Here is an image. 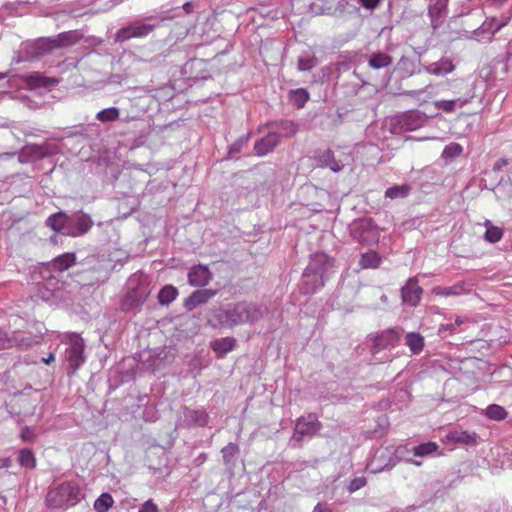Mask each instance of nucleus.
<instances>
[{
    "label": "nucleus",
    "instance_id": "obj_1",
    "mask_svg": "<svg viewBox=\"0 0 512 512\" xmlns=\"http://www.w3.org/2000/svg\"><path fill=\"white\" fill-rule=\"evenodd\" d=\"M266 307L251 301H238L220 305L213 309L208 323L213 328H234L242 324H252L264 317Z\"/></svg>",
    "mask_w": 512,
    "mask_h": 512
},
{
    "label": "nucleus",
    "instance_id": "obj_2",
    "mask_svg": "<svg viewBox=\"0 0 512 512\" xmlns=\"http://www.w3.org/2000/svg\"><path fill=\"white\" fill-rule=\"evenodd\" d=\"M335 261L323 252L315 253L305 268L300 283V292L312 295L324 287L335 273Z\"/></svg>",
    "mask_w": 512,
    "mask_h": 512
},
{
    "label": "nucleus",
    "instance_id": "obj_3",
    "mask_svg": "<svg viewBox=\"0 0 512 512\" xmlns=\"http://www.w3.org/2000/svg\"><path fill=\"white\" fill-rule=\"evenodd\" d=\"M166 18L160 15H144L129 21L114 34V42L123 43L131 39L148 37L156 29L163 26Z\"/></svg>",
    "mask_w": 512,
    "mask_h": 512
},
{
    "label": "nucleus",
    "instance_id": "obj_4",
    "mask_svg": "<svg viewBox=\"0 0 512 512\" xmlns=\"http://www.w3.org/2000/svg\"><path fill=\"white\" fill-rule=\"evenodd\" d=\"M80 500V488L71 482H65L51 489L46 496V503L50 508L61 509L74 506Z\"/></svg>",
    "mask_w": 512,
    "mask_h": 512
},
{
    "label": "nucleus",
    "instance_id": "obj_5",
    "mask_svg": "<svg viewBox=\"0 0 512 512\" xmlns=\"http://www.w3.org/2000/svg\"><path fill=\"white\" fill-rule=\"evenodd\" d=\"M352 239L363 246L377 244L380 239V231L372 218H360L350 225Z\"/></svg>",
    "mask_w": 512,
    "mask_h": 512
},
{
    "label": "nucleus",
    "instance_id": "obj_6",
    "mask_svg": "<svg viewBox=\"0 0 512 512\" xmlns=\"http://www.w3.org/2000/svg\"><path fill=\"white\" fill-rule=\"evenodd\" d=\"M400 340V333L395 328H389L383 330L375 335L369 336V341H371L370 352L373 355L375 361L384 363L392 360L391 354H384L382 357H377V355L385 350L392 347H395L396 344Z\"/></svg>",
    "mask_w": 512,
    "mask_h": 512
},
{
    "label": "nucleus",
    "instance_id": "obj_7",
    "mask_svg": "<svg viewBox=\"0 0 512 512\" xmlns=\"http://www.w3.org/2000/svg\"><path fill=\"white\" fill-rule=\"evenodd\" d=\"M426 122V116L417 110H411L396 116L391 120V132L402 134L421 128Z\"/></svg>",
    "mask_w": 512,
    "mask_h": 512
},
{
    "label": "nucleus",
    "instance_id": "obj_8",
    "mask_svg": "<svg viewBox=\"0 0 512 512\" xmlns=\"http://www.w3.org/2000/svg\"><path fill=\"white\" fill-rule=\"evenodd\" d=\"M321 427L322 425L315 414L302 416L296 420L294 433L290 441L294 446H300L305 437H313Z\"/></svg>",
    "mask_w": 512,
    "mask_h": 512
},
{
    "label": "nucleus",
    "instance_id": "obj_9",
    "mask_svg": "<svg viewBox=\"0 0 512 512\" xmlns=\"http://www.w3.org/2000/svg\"><path fill=\"white\" fill-rule=\"evenodd\" d=\"M59 152V146L54 143L27 144L21 149L19 159L21 162H33L54 156Z\"/></svg>",
    "mask_w": 512,
    "mask_h": 512
},
{
    "label": "nucleus",
    "instance_id": "obj_10",
    "mask_svg": "<svg viewBox=\"0 0 512 512\" xmlns=\"http://www.w3.org/2000/svg\"><path fill=\"white\" fill-rule=\"evenodd\" d=\"M209 415L205 409H191L184 406L177 420L178 427H205L208 424Z\"/></svg>",
    "mask_w": 512,
    "mask_h": 512
},
{
    "label": "nucleus",
    "instance_id": "obj_11",
    "mask_svg": "<svg viewBox=\"0 0 512 512\" xmlns=\"http://www.w3.org/2000/svg\"><path fill=\"white\" fill-rule=\"evenodd\" d=\"M93 226V220L90 215L78 212L69 216L68 231L65 234L78 237L85 235Z\"/></svg>",
    "mask_w": 512,
    "mask_h": 512
},
{
    "label": "nucleus",
    "instance_id": "obj_12",
    "mask_svg": "<svg viewBox=\"0 0 512 512\" xmlns=\"http://www.w3.org/2000/svg\"><path fill=\"white\" fill-rule=\"evenodd\" d=\"M149 295L147 287L139 285L136 288H132L127 292L121 302V308L123 311H133L142 306Z\"/></svg>",
    "mask_w": 512,
    "mask_h": 512
},
{
    "label": "nucleus",
    "instance_id": "obj_13",
    "mask_svg": "<svg viewBox=\"0 0 512 512\" xmlns=\"http://www.w3.org/2000/svg\"><path fill=\"white\" fill-rule=\"evenodd\" d=\"M65 357L69 367L75 372L85 362L84 344L81 338L74 336L66 349Z\"/></svg>",
    "mask_w": 512,
    "mask_h": 512
},
{
    "label": "nucleus",
    "instance_id": "obj_14",
    "mask_svg": "<svg viewBox=\"0 0 512 512\" xmlns=\"http://www.w3.org/2000/svg\"><path fill=\"white\" fill-rule=\"evenodd\" d=\"M54 50L52 38H39L24 45V53L29 59H37Z\"/></svg>",
    "mask_w": 512,
    "mask_h": 512
},
{
    "label": "nucleus",
    "instance_id": "obj_15",
    "mask_svg": "<svg viewBox=\"0 0 512 512\" xmlns=\"http://www.w3.org/2000/svg\"><path fill=\"white\" fill-rule=\"evenodd\" d=\"M423 289L419 286L416 277L409 278L406 284L401 288V298L403 303L417 307L420 303Z\"/></svg>",
    "mask_w": 512,
    "mask_h": 512
},
{
    "label": "nucleus",
    "instance_id": "obj_16",
    "mask_svg": "<svg viewBox=\"0 0 512 512\" xmlns=\"http://www.w3.org/2000/svg\"><path fill=\"white\" fill-rule=\"evenodd\" d=\"M76 255L74 253H64L50 262H47L41 271L42 277L45 278L46 273H62L69 269L72 265L75 264Z\"/></svg>",
    "mask_w": 512,
    "mask_h": 512
},
{
    "label": "nucleus",
    "instance_id": "obj_17",
    "mask_svg": "<svg viewBox=\"0 0 512 512\" xmlns=\"http://www.w3.org/2000/svg\"><path fill=\"white\" fill-rule=\"evenodd\" d=\"M213 274L207 265H193L188 272V283L193 287H205L212 280Z\"/></svg>",
    "mask_w": 512,
    "mask_h": 512
},
{
    "label": "nucleus",
    "instance_id": "obj_18",
    "mask_svg": "<svg viewBox=\"0 0 512 512\" xmlns=\"http://www.w3.org/2000/svg\"><path fill=\"white\" fill-rule=\"evenodd\" d=\"M449 0H430L428 14L431 19L433 29L442 25L446 15Z\"/></svg>",
    "mask_w": 512,
    "mask_h": 512
},
{
    "label": "nucleus",
    "instance_id": "obj_19",
    "mask_svg": "<svg viewBox=\"0 0 512 512\" xmlns=\"http://www.w3.org/2000/svg\"><path fill=\"white\" fill-rule=\"evenodd\" d=\"M280 143V135L277 131H269L267 135L257 140L254 151L258 156H265L273 151Z\"/></svg>",
    "mask_w": 512,
    "mask_h": 512
},
{
    "label": "nucleus",
    "instance_id": "obj_20",
    "mask_svg": "<svg viewBox=\"0 0 512 512\" xmlns=\"http://www.w3.org/2000/svg\"><path fill=\"white\" fill-rule=\"evenodd\" d=\"M217 294L214 289H198L190 294L185 300L184 306L188 311H192L200 305L207 303Z\"/></svg>",
    "mask_w": 512,
    "mask_h": 512
},
{
    "label": "nucleus",
    "instance_id": "obj_21",
    "mask_svg": "<svg viewBox=\"0 0 512 512\" xmlns=\"http://www.w3.org/2000/svg\"><path fill=\"white\" fill-rule=\"evenodd\" d=\"M266 126L271 127L272 131H277L280 135V139L291 138L295 136L299 131V124L293 120L281 119L276 121H271L266 124Z\"/></svg>",
    "mask_w": 512,
    "mask_h": 512
},
{
    "label": "nucleus",
    "instance_id": "obj_22",
    "mask_svg": "<svg viewBox=\"0 0 512 512\" xmlns=\"http://www.w3.org/2000/svg\"><path fill=\"white\" fill-rule=\"evenodd\" d=\"M496 22H498V18L487 19L474 31V36L477 39L486 38L490 41L492 36L505 26V22H499L498 24Z\"/></svg>",
    "mask_w": 512,
    "mask_h": 512
},
{
    "label": "nucleus",
    "instance_id": "obj_23",
    "mask_svg": "<svg viewBox=\"0 0 512 512\" xmlns=\"http://www.w3.org/2000/svg\"><path fill=\"white\" fill-rule=\"evenodd\" d=\"M473 98V94L467 95L465 97H458L451 100H437L434 105L438 110H441L446 113H452L457 108H462L467 103L471 102Z\"/></svg>",
    "mask_w": 512,
    "mask_h": 512
},
{
    "label": "nucleus",
    "instance_id": "obj_24",
    "mask_svg": "<svg viewBox=\"0 0 512 512\" xmlns=\"http://www.w3.org/2000/svg\"><path fill=\"white\" fill-rule=\"evenodd\" d=\"M454 64L451 59L443 57L440 60L425 66V71L436 76H444L454 70Z\"/></svg>",
    "mask_w": 512,
    "mask_h": 512
},
{
    "label": "nucleus",
    "instance_id": "obj_25",
    "mask_svg": "<svg viewBox=\"0 0 512 512\" xmlns=\"http://www.w3.org/2000/svg\"><path fill=\"white\" fill-rule=\"evenodd\" d=\"M446 439L449 442L462 444V445H475L477 440V434L475 432L453 430L449 431L446 435Z\"/></svg>",
    "mask_w": 512,
    "mask_h": 512
},
{
    "label": "nucleus",
    "instance_id": "obj_26",
    "mask_svg": "<svg viewBox=\"0 0 512 512\" xmlns=\"http://www.w3.org/2000/svg\"><path fill=\"white\" fill-rule=\"evenodd\" d=\"M236 346V339L233 337H224L215 339L211 342V348L217 357H224L227 353L231 352Z\"/></svg>",
    "mask_w": 512,
    "mask_h": 512
},
{
    "label": "nucleus",
    "instance_id": "obj_27",
    "mask_svg": "<svg viewBox=\"0 0 512 512\" xmlns=\"http://www.w3.org/2000/svg\"><path fill=\"white\" fill-rule=\"evenodd\" d=\"M45 223L47 227L56 232H62L63 230L66 232L68 231L69 216L65 212L59 211L50 215Z\"/></svg>",
    "mask_w": 512,
    "mask_h": 512
},
{
    "label": "nucleus",
    "instance_id": "obj_28",
    "mask_svg": "<svg viewBox=\"0 0 512 512\" xmlns=\"http://www.w3.org/2000/svg\"><path fill=\"white\" fill-rule=\"evenodd\" d=\"M26 82L30 88H49L54 87L58 84V81L55 78L45 77L38 72H34L29 74L26 77Z\"/></svg>",
    "mask_w": 512,
    "mask_h": 512
},
{
    "label": "nucleus",
    "instance_id": "obj_29",
    "mask_svg": "<svg viewBox=\"0 0 512 512\" xmlns=\"http://www.w3.org/2000/svg\"><path fill=\"white\" fill-rule=\"evenodd\" d=\"M470 291L466 283L458 282L449 287L437 286L433 289V293L437 296H460Z\"/></svg>",
    "mask_w": 512,
    "mask_h": 512
},
{
    "label": "nucleus",
    "instance_id": "obj_30",
    "mask_svg": "<svg viewBox=\"0 0 512 512\" xmlns=\"http://www.w3.org/2000/svg\"><path fill=\"white\" fill-rule=\"evenodd\" d=\"M317 161L321 167H328L333 172H339L343 168V165L335 159L334 153L329 149L319 153Z\"/></svg>",
    "mask_w": 512,
    "mask_h": 512
},
{
    "label": "nucleus",
    "instance_id": "obj_31",
    "mask_svg": "<svg viewBox=\"0 0 512 512\" xmlns=\"http://www.w3.org/2000/svg\"><path fill=\"white\" fill-rule=\"evenodd\" d=\"M30 346L29 339H18L14 335L10 336L8 333L0 329V350L10 349L13 347Z\"/></svg>",
    "mask_w": 512,
    "mask_h": 512
},
{
    "label": "nucleus",
    "instance_id": "obj_32",
    "mask_svg": "<svg viewBox=\"0 0 512 512\" xmlns=\"http://www.w3.org/2000/svg\"><path fill=\"white\" fill-rule=\"evenodd\" d=\"M405 344L409 347L412 354L418 355L423 351L425 341L424 337L417 332H409L405 336Z\"/></svg>",
    "mask_w": 512,
    "mask_h": 512
},
{
    "label": "nucleus",
    "instance_id": "obj_33",
    "mask_svg": "<svg viewBox=\"0 0 512 512\" xmlns=\"http://www.w3.org/2000/svg\"><path fill=\"white\" fill-rule=\"evenodd\" d=\"M381 262V256L376 251L370 250L361 254L359 265L363 269H375L380 266Z\"/></svg>",
    "mask_w": 512,
    "mask_h": 512
},
{
    "label": "nucleus",
    "instance_id": "obj_34",
    "mask_svg": "<svg viewBox=\"0 0 512 512\" xmlns=\"http://www.w3.org/2000/svg\"><path fill=\"white\" fill-rule=\"evenodd\" d=\"M368 64L376 70L386 68L392 64V57L384 52H375L370 55Z\"/></svg>",
    "mask_w": 512,
    "mask_h": 512
},
{
    "label": "nucleus",
    "instance_id": "obj_35",
    "mask_svg": "<svg viewBox=\"0 0 512 512\" xmlns=\"http://www.w3.org/2000/svg\"><path fill=\"white\" fill-rule=\"evenodd\" d=\"M439 446L437 443L428 441L414 446L411 450L416 457H426L435 454L438 451Z\"/></svg>",
    "mask_w": 512,
    "mask_h": 512
},
{
    "label": "nucleus",
    "instance_id": "obj_36",
    "mask_svg": "<svg viewBox=\"0 0 512 512\" xmlns=\"http://www.w3.org/2000/svg\"><path fill=\"white\" fill-rule=\"evenodd\" d=\"M289 101L297 108H303L309 100V93L304 88H298L289 92Z\"/></svg>",
    "mask_w": 512,
    "mask_h": 512
},
{
    "label": "nucleus",
    "instance_id": "obj_37",
    "mask_svg": "<svg viewBox=\"0 0 512 512\" xmlns=\"http://www.w3.org/2000/svg\"><path fill=\"white\" fill-rule=\"evenodd\" d=\"M486 231L484 233V239L489 243H497L503 237V230L494 226L490 220H486L484 223Z\"/></svg>",
    "mask_w": 512,
    "mask_h": 512
},
{
    "label": "nucleus",
    "instance_id": "obj_38",
    "mask_svg": "<svg viewBox=\"0 0 512 512\" xmlns=\"http://www.w3.org/2000/svg\"><path fill=\"white\" fill-rule=\"evenodd\" d=\"M18 462L21 467L33 469L36 466V458L29 448L21 449L18 453Z\"/></svg>",
    "mask_w": 512,
    "mask_h": 512
},
{
    "label": "nucleus",
    "instance_id": "obj_39",
    "mask_svg": "<svg viewBox=\"0 0 512 512\" xmlns=\"http://www.w3.org/2000/svg\"><path fill=\"white\" fill-rule=\"evenodd\" d=\"M178 296V290L172 285L164 286L158 293V301L161 305H169Z\"/></svg>",
    "mask_w": 512,
    "mask_h": 512
},
{
    "label": "nucleus",
    "instance_id": "obj_40",
    "mask_svg": "<svg viewBox=\"0 0 512 512\" xmlns=\"http://www.w3.org/2000/svg\"><path fill=\"white\" fill-rule=\"evenodd\" d=\"M411 187L408 184L394 185L385 191V197L390 199L405 198L409 195Z\"/></svg>",
    "mask_w": 512,
    "mask_h": 512
},
{
    "label": "nucleus",
    "instance_id": "obj_41",
    "mask_svg": "<svg viewBox=\"0 0 512 512\" xmlns=\"http://www.w3.org/2000/svg\"><path fill=\"white\" fill-rule=\"evenodd\" d=\"M507 415L506 409L498 404H490L485 409V416L494 421H502Z\"/></svg>",
    "mask_w": 512,
    "mask_h": 512
},
{
    "label": "nucleus",
    "instance_id": "obj_42",
    "mask_svg": "<svg viewBox=\"0 0 512 512\" xmlns=\"http://www.w3.org/2000/svg\"><path fill=\"white\" fill-rule=\"evenodd\" d=\"M463 153V147L459 143H450L445 146L442 151L441 157L446 162H451Z\"/></svg>",
    "mask_w": 512,
    "mask_h": 512
},
{
    "label": "nucleus",
    "instance_id": "obj_43",
    "mask_svg": "<svg viewBox=\"0 0 512 512\" xmlns=\"http://www.w3.org/2000/svg\"><path fill=\"white\" fill-rule=\"evenodd\" d=\"M120 116V109L117 107H109L99 111L96 114V119L102 123H109L118 120Z\"/></svg>",
    "mask_w": 512,
    "mask_h": 512
},
{
    "label": "nucleus",
    "instance_id": "obj_44",
    "mask_svg": "<svg viewBox=\"0 0 512 512\" xmlns=\"http://www.w3.org/2000/svg\"><path fill=\"white\" fill-rule=\"evenodd\" d=\"M114 500L109 493H102L94 502V509L97 512H107L113 505Z\"/></svg>",
    "mask_w": 512,
    "mask_h": 512
},
{
    "label": "nucleus",
    "instance_id": "obj_45",
    "mask_svg": "<svg viewBox=\"0 0 512 512\" xmlns=\"http://www.w3.org/2000/svg\"><path fill=\"white\" fill-rule=\"evenodd\" d=\"M54 49L69 46L74 43V34L72 32H64L52 38Z\"/></svg>",
    "mask_w": 512,
    "mask_h": 512
},
{
    "label": "nucleus",
    "instance_id": "obj_46",
    "mask_svg": "<svg viewBox=\"0 0 512 512\" xmlns=\"http://www.w3.org/2000/svg\"><path fill=\"white\" fill-rule=\"evenodd\" d=\"M239 452V447L235 444L230 442L228 445L222 448V458L224 464L228 465L231 463L235 455Z\"/></svg>",
    "mask_w": 512,
    "mask_h": 512
},
{
    "label": "nucleus",
    "instance_id": "obj_47",
    "mask_svg": "<svg viewBox=\"0 0 512 512\" xmlns=\"http://www.w3.org/2000/svg\"><path fill=\"white\" fill-rule=\"evenodd\" d=\"M367 481H366V478L361 476V477H355L354 479H352L348 485V491L350 493H353L361 488H363L365 485H366Z\"/></svg>",
    "mask_w": 512,
    "mask_h": 512
},
{
    "label": "nucleus",
    "instance_id": "obj_48",
    "mask_svg": "<svg viewBox=\"0 0 512 512\" xmlns=\"http://www.w3.org/2000/svg\"><path fill=\"white\" fill-rule=\"evenodd\" d=\"M297 67L299 71H310L314 67L313 59L310 57H299Z\"/></svg>",
    "mask_w": 512,
    "mask_h": 512
},
{
    "label": "nucleus",
    "instance_id": "obj_49",
    "mask_svg": "<svg viewBox=\"0 0 512 512\" xmlns=\"http://www.w3.org/2000/svg\"><path fill=\"white\" fill-rule=\"evenodd\" d=\"M456 332V324L453 323H447V324H441L438 328V334L445 338L448 335L454 334Z\"/></svg>",
    "mask_w": 512,
    "mask_h": 512
},
{
    "label": "nucleus",
    "instance_id": "obj_50",
    "mask_svg": "<svg viewBox=\"0 0 512 512\" xmlns=\"http://www.w3.org/2000/svg\"><path fill=\"white\" fill-rule=\"evenodd\" d=\"M247 143V138L240 137L238 140H236L230 147H229V153L230 154H237L240 153L243 149V147Z\"/></svg>",
    "mask_w": 512,
    "mask_h": 512
},
{
    "label": "nucleus",
    "instance_id": "obj_51",
    "mask_svg": "<svg viewBox=\"0 0 512 512\" xmlns=\"http://www.w3.org/2000/svg\"><path fill=\"white\" fill-rule=\"evenodd\" d=\"M20 437L23 441L30 442L34 440L35 433L31 427L26 426L21 430Z\"/></svg>",
    "mask_w": 512,
    "mask_h": 512
},
{
    "label": "nucleus",
    "instance_id": "obj_52",
    "mask_svg": "<svg viewBox=\"0 0 512 512\" xmlns=\"http://www.w3.org/2000/svg\"><path fill=\"white\" fill-rule=\"evenodd\" d=\"M138 512H158V507L151 499H149L141 505Z\"/></svg>",
    "mask_w": 512,
    "mask_h": 512
},
{
    "label": "nucleus",
    "instance_id": "obj_53",
    "mask_svg": "<svg viewBox=\"0 0 512 512\" xmlns=\"http://www.w3.org/2000/svg\"><path fill=\"white\" fill-rule=\"evenodd\" d=\"M363 8L368 10H374L377 8L381 0H356Z\"/></svg>",
    "mask_w": 512,
    "mask_h": 512
},
{
    "label": "nucleus",
    "instance_id": "obj_54",
    "mask_svg": "<svg viewBox=\"0 0 512 512\" xmlns=\"http://www.w3.org/2000/svg\"><path fill=\"white\" fill-rule=\"evenodd\" d=\"M507 165H508V159H506V158H500V159H498V160L494 163L492 170H493L494 172H499V171H501V170H502L505 166H507Z\"/></svg>",
    "mask_w": 512,
    "mask_h": 512
},
{
    "label": "nucleus",
    "instance_id": "obj_55",
    "mask_svg": "<svg viewBox=\"0 0 512 512\" xmlns=\"http://www.w3.org/2000/svg\"><path fill=\"white\" fill-rule=\"evenodd\" d=\"M12 460L10 457L0 458V469L11 467Z\"/></svg>",
    "mask_w": 512,
    "mask_h": 512
},
{
    "label": "nucleus",
    "instance_id": "obj_56",
    "mask_svg": "<svg viewBox=\"0 0 512 512\" xmlns=\"http://www.w3.org/2000/svg\"><path fill=\"white\" fill-rule=\"evenodd\" d=\"M312 512H330V510L327 508L326 504L319 502Z\"/></svg>",
    "mask_w": 512,
    "mask_h": 512
},
{
    "label": "nucleus",
    "instance_id": "obj_57",
    "mask_svg": "<svg viewBox=\"0 0 512 512\" xmlns=\"http://www.w3.org/2000/svg\"><path fill=\"white\" fill-rule=\"evenodd\" d=\"M428 87L418 89V90H411V91H405L404 94L410 95V96H418L426 92Z\"/></svg>",
    "mask_w": 512,
    "mask_h": 512
},
{
    "label": "nucleus",
    "instance_id": "obj_58",
    "mask_svg": "<svg viewBox=\"0 0 512 512\" xmlns=\"http://www.w3.org/2000/svg\"><path fill=\"white\" fill-rule=\"evenodd\" d=\"M193 6L194 5L192 2H186L183 4L182 8L186 14H190L192 12Z\"/></svg>",
    "mask_w": 512,
    "mask_h": 512
},
{
    "label": "nucleus",
    "instance_id": "obj_59",
    "mask_svg": "<svg viewBox=\"0 0 512 512\" xmlns=\"http://www.w3.org/2000/svg\"><path fill=\"white\" fill-rule=\"evenodd\" d=\"M52 361H54V355L53 354H49V356L47 358L43 359V362L45 364H50Z\"/></svg>",
    "mask_w": 512,
    "mask_h": 512
},
{
    "label": "nucleus",
    "instance_id": "obj_60",
    "mask_svg": "<svg viewBox=\"0 0 512 512\" xmlns=\"http://www.w3.org/2000/svg\"><path fill=\"white\" fill-rule=\"evenodd\" d=\"M509 21H510V17L503 16V17L499 18L498 22H496V23L498 24L499 22H505V26H506L509 23Z\"/></svg>",
    "mask_w": 512,
    "mask_h": 512
},
{
    "label": "nucleus",
    "instance_id": "obj_61",
    "mask_svg": "<svg viewBox=\"0 0 512 512\" xmlns=\"http://www.w3.org/2000/svg\"><path fill=\"white\" fill-rule=\"evenodd\" d=\"M462 323H463L462 319L460 317H457L454 324H456V327H457V326L461 325Z\"/></svg>",
    "mask_w": 512,
    "mask_h": 512
},
{
    "label": "nucleus",
    "instance_id": "obj_62",
    "mask_svg": "<svg viewBox=\"0 0 512 512\" xmlns=\"http://www.w3.org/2000/svg\"><path fill=\"white\" fill-rule=\"evenodd\" d=\"M407 62H410L409 59H406V58H401L400 62H399V65L401 64H406Z\"/></svg>",
    "mask_w": 512,
    "mask_h": 512
},
{
    "label": "nucleus",
    "instance_id": "obj_63",
    "mask_svg": "<svg viewBox=\"0 0 512 512\" xmlns=\"http://www.w3.org/2000/svg\"><path fill=\"white\" fill-rule=\"evenodd\" d=\"M408 461L412 462L416 466H420L422 464L420 461H413V460H410V459Z\"/></svg>",
    "mask_w": 512,
    "mask_h": 512
},
{
    "label": "nucleus",
    "instance_id": "obj_64",
    "mask_svg": "<svg viewBox=\"0 0 512 512\" xmlns=\"http://www.w3.org/2000/svg\"><path fill=\"white\" fill-rule=\"evenodd\" d=\"M6 76H7V74H6V73H1V72H0V80H1V79H4Z\"/></svg>",
    "mask_w": 512,
    "mask_h": 512
}]
</instances>
